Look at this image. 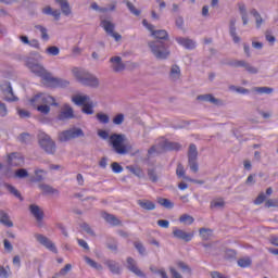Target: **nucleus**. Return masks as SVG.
Returning <instances> with one entry per match:
<instances>
[{
    "instance_id": "nucleus-1",
    "label": "nucleus",
    "mask_w": 278,
    "mask_h": 278,
    "mask_svg": "<svg viewBox=\"0 0 278 278\" xmlns=\"http://www.w3.org/2000/svg\"><path fill=\"white\" fill-rule=\"evenodd\" d=\"M27 67L30 70L33 74L40 77L42 79V84L48 87H66L70 85L66 80H61L59 78H54L51 74H49L46 68L39 63H35L33 61L27 62Z\"/></svg>"
},
{
    "instance_id": "nucleus-2",
    "label": "nucleus",
    "mask_w": 278,
    "mask_h": 278,
    "mask_svg": "<svg viewBox=\"0 0 278 278\" xmlns=\"http://www.w3.org/2000/svg\"><path fill=\"white\" fill-rule=\"evenodd\" d=\"M30 106L35 108L37 111H39L41 114L47 115L50 112V106H59V104L55 102V98L51 96H47L43 93H40L38 96H35L29 100Z\"/></svg>"
},
{
    "instance_id": "nucleus-3",
    "label": "nucleus",
    "mask_w": 278,
    "mask_h": 278,
    "mask_svg": "<svg viewBox=\"0 0 278 278\" xmlns=\"http://www.w3.org/2000/svg\"><path fill=\"white\" fill-rule=\"evenodd\" d=\"M73 75L75 76L77 81H79L84 86L98 87V85H99V81L96 78V76H93L92 74H89L88 72H86L83 68L74 67Z\"/></svg>"
},
{
    "instance_id": "nucleus-4",
    "label": "nucleus",
    "mask_w": 278,
    "mask_h": 278,
    "mask_svg": "<svg viewBox=\"0 0 278 278\" xmlns=\"http://www.w3.org/2000/svg\"><path fill=\"white\" fill-rule=\"evenodd\" d=\"M110 143L112 144L114 152L117 153L118 155L127 154L128 150H127V147L124 144L125 143L124 135L113 134L110 137Z\"/></svg>"
},
{
    "instance_id": "nucleus-5",
    "label": "nucleus",
    "mask_w": 278,
    "mask_h": 278,
    "mask_svg": "<svg viewBox=\"0 0 278 278\" xmlns=\"http://www.w3.org/2000/svg\"><path fill=\"white\" fill-rule=\"evenodd\" d=\"M149 47L154 56L159 60H165L169 56V51L163 41H151L149 42Z\"/></svg>"
},
{
    "instance_id": "nucleus-6",
    "label": "nucleus",
    "mask_w": 278,
    "mask_h": 278,
    "mask_svg": "<svg viewBox=\"0 0 278 278\" xmlns=\"http://www.w3.org/2000/svg\"><path fill=\"white\" fill-rule=\"evenodd\" d=\"M38 142L41 149L46 151L48 154L55 153L56 151L55 142L51 140V138L47 134L40 131L38 135Z\"/></svg>"
},
{
    "instance_id": "nucleus-7",
    "label": "nucleus",
    "mask_w": 278,
    "mask_h": 278,
    "mask_svg": "<svg viewBox=\"0 0 278 278\" xmlns=\"http://www.w3.org/2000/svg\"><path fill=\"white\" fill-rule=\"evenodd\" d=\"M181 146L178 142H169L165 141V143L160 146V150L154 146L148 150L149 155H153L154 153L161 154L168 151H179Z\"/></svg>"
},
{
    "instance_id": "nucleus-8",
    "label": "nucleus",
    "mask_w": 278,
    "mask_h": 278,
    "mask_svg": "<svg viewBox=\"0 0 278 278\" xmlns=\"http://www.w3.org/2000/svg\"><path fill=\"white\" fill-rule=\"evenodd\" d=\"M84 132L81 128H72L68 130H64L59 135V139L61 142H67L72 139L83 137Z\"/></svg>"
},
{
    "instance_id": "nucleus-9",
    "label": "nucleus",
    "mask_w": 278,
    "mask_h": 278,
    "mask_svg": "<svg viewBox=\"0 0 278 278\" xmlns=\"http://www.w3.org/2000/svg\"><path fill=\"white\" fill-rule=\"evenodd\" d=\"M0 89H1L4 101H9V102L18 101V98L13 94V89L10 83L4 81L3 84L0 85Z\"/></svg>"
},
{
    "instance_id": "nucleus-10",
    "label": "nucleus",
    "mask_w": 278,
    "mask_h": 278,
    "mask_svg": "<svg viewBox=\"0 0 278 278\" xmlns=\"http://www.w3.org/2000/svg\"><path fill=\"white\" fill-rule=\"evenodd\" d=\"M101 27L104 29V31L112 36L115 41H119L122 39V36L118 33H114L115 25L112 22L103 20L101 21Z\"/></svg>"
},
{
    "instance_id": "nucleus-11",
    "label": "nucleus",
    "mask_w": 278,
    "mask_h": 278,
    "mask_svg": "<svg viewBox=\"0 0 278 278\" xmlns=\"http://www.w3.org/2000/svg\"><path fill=\"white\" fill-rule=\"evenodd\" d=\"M142 24L146 26V28L150 33H152V36H154L156 39H160V40L167 39L168 35L166 30H154V26L150 24L147 20H143Z\"/></svg>"
},
{
    "instance_id": "nucleus-12",
    "label": "nucleus",
    "mask_w": 278,
    "mask_h": 278,
    "mask_svg": "<svg viewBox=\"0 0 278 278\" xmlns=\"http://www.w3.org/2000/svg\"><path fill=\"white\" fill-rule=\"evenodd\" d=\"M193 236V232L187 233L185 230L178 229L177 227L173 228V237L184 242H191Z\"/></svg>"
},
{
    "instance_id": "nucleus-13",
    "label": "nucleus",
    "mask_w": 278,
    "mask_h": 278,
    "mask_svg": "<svg viewBox=\"0 0 278 278\" xmlns=\"http://www.w3.org/2000/svg\"><path fill=\"white\" fill-rule=\"evenodd\" d=\"M36 239L37 241L42 244L43 247H46L50 252L52 253H58V249L55 247V244L53 242H51L49 240L48 237H46L45 235H36Z\"/></svg>"
},
{
    "instance_id": "nucleus-14",
    "label": "nucleus",
    "mask_w": 278,
    "mask_h": 278,
    "mask_svg": "<svg viewBox=\"0 0 278 278\" xmlns=\"http://www.w3.org/2000/svg\"><path fill=\"white\" fill-rule=\"evenodd\" d=\"M8 165L9 166H23L24 165V157L20 153H11L8 155Z\"/></svg>"
},
{
    "instance_id": "nucleus-15",
    "label": "nucleus",
    "mask_w": 278,
    "mask_h": 278,
    "mask_svg": "<svg viewBox=\"0 0 278 278\" xmlns=\"http://www.w3.org/2000/svg\"><path fill=\"white\" fill-rule=\"evenodd\" d=\"M74 118V111L72 106L68 104H64L61 109V113L59 115L60 121H67V119H73Z\"/></svg>"
},
{
    "instance_id": "nucleus-16",
    "label": "nucleus",
    "mask_w": 278,
    "mask_h": 278,
    "mask_svg": "<svg viewBox=\"0 0 278 278\" xmlns=\"http://www.w3.org/2000/svg\"><path fill=\"white\" fill-rule=\"evenodd\" d=\"M127 268L131 273L136 274L138 277H141V278L146 277V275L137 266V263H136V261L132 257H127Z\"/></svg>"
},
{
    "instance_id": "nucleus-17",
    "label": "nucleus",
    "mask_w": 278,
    "mask_h": 278,
    "mask_svg": "<svg viewBox=\"0 0 278 278\" xmlns=\"http://www.w3.org/2000/svg\"><path fill=\"white\" fill-rule=\"evenodd\" d=\"M110 62L113 64L112 68L116 73H119L126 68V65L122 63L121 56H113L111 58Z\"/></svg>"
},
{
    "instance_id": "nucleus-18",
    "label": "nucleus",
    "mask_w": 278,
    "mask_h": 278,
    "mask_svg": "<svg viewBox=\"0 0 278 278\" xmlns=\"http://www.w3.org/2000/svg\"><path fill=\"white\" fill-rule=\"evenodd\" d=\"M29 211H30V214L33 215V217L36 218V220H38V222L43 220V216H45L43 211L40 210L38 205L30 204Z\"/></svg>"
},
{
    "instance_id": "nucleus-19",
    "label": "nucleus",
    "mask_w": 278,
    "mask_h": 278,
    "mask_svg": "<svg viewBox=\"0 0 278 278\" xmlns=\"http://www.w3.org/2000/svg\"><path fill=\"white\" fill-rule=\"evenodd\" d=\"M72 101L78 106H85L91 102L89 96H80V94L74 96L72 98Z\"/></svg>"
},
{
    "instance_id": "nucleus-20",
    "label": "nucleus",
    "mask_w": 278,
    "mask_h": 278,
    "mask_svg": "<svg viewBox=\"0 0 278 278\" xmlns=\"http://www.w3.org/2000/svg\"><path fill=\"white\" fill-rule=\"evenodd\" d=\"M231 65L233 67H243L245 68V71L250 72L251 74H256L257 70L255 67H252L249 63L244 62V61H237L231 63Z\"/></svg>"
},
{
    "instance_id": "nucleus-21",
    "label": "nucleus",
    "mask_w": 278,
    "mask_h": 278,
    "mask_svg": "<svg viewBox=\"0 0 278 278\" xmlns=\"http://www.w3.org/2000/svg\"><path fill=\"white\" fill-rule=\"evenodd\" d=\"M102 218L112 226H119L122 222L113 214L102 213Z\"/></svg>"
},
{
    "instance_id": "nucleus-22",
    "label": "nucleus",
    "mask_w": 278,
    "mask_h": 278,
    "mask_svg": "<svg viewBox=\"0 0 278 278\" xmlns=\"http://www.w3.org/2000/svg\"><path fill=\"white\" fill-rule=\"evenodd\" d=\"M0 223L8 228L13 227V223L10 220L8 213L0 211Z\"/></svg>"
},
{
    "instance_id": "nucleus-23",
    "label": "nucleus",
    "mask_w": 278,
    "mask_h": 278,
    "mask_svg": "<svg viewBox=\"0 0 278 278\" xmlns=\"http://www.w3.org/2000/svg\"><path fill=\"white\" fill-rule=\"evenodd\" d=\"M177 42L186 49H193L194 47H197L194 41L186 38H177Z\"/></svg>"
},
{
    "instance_id": "nucleus-24",
    "label": "nucleus",
    "mask_w": 278,
    "mask_h": 278,
    "mask_svg": "<svg viewBox=\"0 0 278 278\" xmlns=\"http://www.w3.org/2000/svg\"><path fill=\"white\" fill-rule=\"evenodd\" d=\"M138 205L142 208V210H147V211H153L155 210V203L151 202V201H142L139 200L138 201Z\"/></svg>"
},
{
    "instance_id": "nucleus-25",
    "label": "nucleus",
    "mask_w": 278,
    "mask_h": 278,
    "mask_svg": "<svg viewBox=\"0 0 278 278\" xmlns=\"http://www.w3.org/2000/svg\"><path fill=\"white\" fill-rule=\"evenodd\" d=\"M236 20H231L230 21V36L232 37V41L235 43H239L240 42V38L236 33Z\"/></svg>"
},
{
    "instance_id": "nucleus-26",
    "label": "nucleus",
    "mask_w": 278,
    "mask_h": 278,
    "mask_svg": "<svg viewBox=\"0 0 278 278\" xmlns=\"http://www.w3.org/2000/svg\"><path fill=\"white\" fill-rule=\"evenodd\" d=\"M157 203L166 210H173L175 206L174 202H170L168 199L165 198H159Z\"/></svg>"
},
{
    "instance_id": "nucleus-27",
    "label": "nucleus",
    "mask_w": 278,
    "mask_h": 278,
    "mask_svg": "<svg viewBox=\"0 0 278 278\" xmlns=\"http://www.w3.org/2000/svg\"><path fill=\"white\" fill-rule=\"evenodd\" d=\"M188 156H189V162L198 160V148H197V146L190 144Z\"/></svg>"
},
{
    "instance_id": "nucleus-28",
    "label": "nucleus",
    "mask_w": 278,
    "mask_h": 278,
    "mask_svg": "<svg viewBox=\"0 0 278 278\" xmlns=\"http://www.w3.org/2000/svg\"><path fill=\"white\" fill-rule=\"evenodd\" d=\"M42 14L52 15L55 20L60 18L61 12L60 10L51 9L50 7H47L46 9H42Z\"/></svg>"
},
{
    "instance_id": "nucleus-29",
    "label": "nucleus",
    "mask_w": 278,
    "mask_h": 278,
    "mask_svg": "<svg viewBox=\"0 0 278 278\" xmlns=\"http://www.w3.org/2000/svg\"><path fill=\"white\" fill-rule=\"evenodd\" d=\"M56 3H60L63 14L65 15L71 14V8L67 0H56Z\"/></svg>"
},
{
    "instance_id": "nucleus-30",
    "label": "nucleus",
    "mask_w": 278,
    "mask_h": 278,
    "mask_svg": "<svg viewBox=\"0 0 278 278\" xmlns=\"http://www.w3.org/2000/svg\"><path fill=\"white\" fill-rule=\"evenodd\" d=\"M106 265L109 266V269L111 270V273H113V275H119L121 268L118 267L117 263H115L114 261H108Z\"/></svg>"
},
{
    "instance_id": "nucleus-31",
    "label": "nucleus",
    "mask_w": 278,
    "mask_h": 278,
    "mask_svg": "<svg viewBox=\"0 0 278 278\" xmlns=\"http://www.w3.org/2000/svg\"><path fill=\"white\" fill-rule=\"evenodd\" d=\"M251 14L255 18L256 27L260 28L262 26V24L264 23V20L262 18L261 14L258 13V11L256 9H252Z\"/></svg>"
},
{
    "instance_id": "nucleus-32",
    "label": "nucleus",
    "mask_w": 278,
    "mask_h": 278,
    "mask_svg": "<svg viewBox=\"0 0 278 278\" xmlns=\"http://www.w3.org/2000/svg\"><path fill=\"white\" fill-rule=\"evenodd\" d=\"M239 11H240V14H241V17H242L243 25H248L249 18H248L245 4H243V3L239 4Z\"/></svg>"
},
{
    "instance_id": "nucleus-33",
    "label": "nucleus",
    "mask_w": 278,
    "mask_h": 278,
    "mask_svg": "<svg viewBox=\"0 0 278 278\" xmlns=\"http://www.w3.org/2000/svg\"><path fill=\"white\" fill-rule=\"evenodd\" d=\"M213 230L207 228H201L200 229V236L202 237L203 241H208L212 237Z\"/></svg>"
},
{
    "instance_id": "nucleus-34",
    "label": "nucleus",
    "mask_w": 278,
    "mask_h": 278,
    "mask_svg": "<svg viewBox=\"0 0 278 278\" xmlns=\"http://www.w3.org/2000/svg\"><path fill=\"white\" fill-rule=\"evenodd\" d=\"M91 9H93V10H96V11H100V12H102V13H105V12H109V11H115V9H116V4L115 3H113L111 7H110V9H108V8H99L98 7V4L96 3V2H93V3H91Z\"/></svg>"
},
{
    "instance_id": "nucleus-35",
    "label": "nucleus",
    "mask_w": 278,
    "mask_h": 278,
    "mask_svg": "<svg viewBox=\"0 0 278 278\" xmlns=\"http://www.w3.org/2000/svg\"><path fill=\"white\" fill-rule=\"evenodd\" d=\"M252 264V261L249 256H245V257H241L239 258L238 261V265L241 267V268H248L250 267Z\"/></svg>"
},
{
    "instance_id": "nucleus-36",
    "label": "nucleus",
    "mask_w": 278,
    "mask_h": 278,
    "mask_svg": "<svg viewBox=\"0 0 278 278\" xmlns=\"http://www.w3.org/2000/svg\"><path fill=\"white\" fill-rule=\"evenodd\" d=\"M179 222L182 223V224H186V225H191L194 219L191 215L189 214H182L180 217H179Z\"/></svg>"
},
{
    "instance_id": "nucleus-37",
    "label": "nucleus",
    "mask_w": 278,
    "mask_h": 278,
    "mask_svg": "<svg viewBox=\"0 0 278 278\" xmlns=\"http://www.w3.org/2000/svg\"><path fill=\"white\" fill-rule=\"evenodd\" d=\"M85 261H86V263L90 266V267H92V268H94V269H97V270H102V265H99L97 262H94L92 258H90L89 256H85Z\"/></svg>"
},
{
    "instance_id": "nucleus-38",
    "label": "nucleus",
    "mask_w": 278,
    "mask_h": 278,
    "mask_svg": "<svg viewBox=\"0 0 278 278\" xmlns=\"http://www.w3.org/2000/svg\"><path fill=\"white\" fill-rule=\"evenodd\" d=\"M197 100L198 101H207V102H211V103H214V104L217 103V100L211 94L198 96Z\"/></svg>"
},
{
    "instance_id": "nucleus-39",
    "label": "nucleus",
    "mask_w": 278,
    "mask_h": 278,
    "mask_svg": "<svg viewBox=\"0 0 278 278\" xmlns=\"http://www.w3.org/2000/svg\"><path fill=\"white\" fill-rule=\"evenodd\" d=\"M225 206V201L223 199H217L211 202L210 207L214 208H223Z\"/></svg>"
},
{
    "instance_id": "nucleus-40",
    "label": "nucleus",
    "mask_w": 278,
    "mask_h": 278,
    "mask_svg": "<svg viewBox=\"0 0 278 278\" xmlns=\"http://www.w3.org/2000/svg\"><path fill=\"white\" fill-rule=\"evenodd\" d=\"M11 275H12V271L9 266L7 267L0 266V278H10Z\"/></svg>"
},
{
    "instance_id": "nucleus-41",
    "label": "nucleus",
    "mask_w": 278,
    "mask_h": 278,
    "mask_svg": "<svg viewBox=\"0 0 278 278\" xmlns=\"http://www.w3.org/2000/svg\"><path fill=\"white\" fill-rule=\"evenodd\" d=\"M39 188L43 194H54L56 192V190H54L48 185H40Z\"/></svg>"
},
{
    "instance_id": "nucleus-42",
    "label": "nucleus",
    "mask_w": 278,
    "mask_h": 278,
    "mask_svg": "<svg viewBox=\"0 0 278 278\" xmlns=\"http://www.w3.org/2000/svg\"><path fill=\"white\" fill-rule=\"evenodd\" d=\"M7 189L10 193H12L16 199H22L21 192L16 190L12 185H7Z\"/></svg>"
},
{
    "instance_id": "nucleus-43",
    "label": "nucleus",
    "mask_w": 278,
    "mask_h": 278,
    "mask_svg": "<svg viewBox=\"0 0 278 278\" xmlns=\"http://www.w3.org/2000/svg\"><path fill=\"white\" fill-rule=\"evenodd\" d=\"M36 28L40 31L41 39L45 41H48L49 40L48 30L43 26H40V25L36 26Z\"/></svg>"
},
{
    "instance_id": "nucleus-44",
    "label": "nucleus",
    "mask_w": 278,
    "mask_h": 278,
    "mask_svg": "<svg viewBox=\"0 0 278 278\" xmlns=\"http://www.w3.org/2000/svg\"><path fill=\"white\" fill-rule=\"evenodd\" d=\"M36 28L40 31L41 39L45 41H48L49 40L48 30L43 26H40V25L36 26Z\"/></svg>"
},
{
    "instance_id": "nucleus-45",
    "label": "nucleus",
    "mask_w": 278,
    "mask_h": 278,
    "mask_svg": "<svg viewBox=\"0 0 278 278\" xmlns=\"http://www.w3.org/2000/svg\"><path fill=\"white\" fill-rule=\"evenodd\" d=\"M266 199H267L266 193L261 192V193H258V195L254 200V204L255 205H261L266 201Z\"/></svg>"
},
{
    "instance_id": "nucleus-46",
    "label": "nucleus",
    "mask_w": 278,
    "mask_h": 278,
    "mask_svg": "<svg viewBox=\"0 0 278 278\" xmlns=\"http://www.w3.org/2000/svg\"><path fill=\"white\" fill-rule=\"evenodd\" d=\"M180 76V68L177 65L172 66L170 77L172 79H177Z\"/></svg>"
},
{
    "instance_id": "nucleus-47",
    "label": "nucleus",
    "mask_w": 278,
    "mask_h": 278,
    "mask_svg": "<svg viewBox=\"0 0 278 278\" xmlns=\"http://www.w3.org/2000/svg\"><path fill=\"white\" fill-rule=\"evenodd\" d=\"M83 112L88 114V115L93 114V103L89 102V103L83 105Z\"/></svg>"
},
{
    "instance_id": "nucleus-48",
    "label": "nucleus",
    "mask_w": 278,
    "mask_h": 278,
    "mask_svg": "<svg viewBox=\"0 0 278 278\" xmlns=\"http://www.w3.org/2000/svg\"><path fill=\"white\" fill-rule=\"evenodd\" d=\"M46 52H47L49 55L58 56L59 53H60V50H59L58 47L52 46V47H49Z\"/></svg>"
},
{
    "instance_id": "nucleus-49",
    "label": "nucleus",
    "mask_w": 278,
    "mask_h": 278,
    "mask_svg": "<svg viewBox=\"0 0 278 278\" xmlns=\"http://www.w3.org/2000/svg\"><path fill=\"white\" fill-rule=\"evenodd\" d=\"M126 7L128 10H130L131 14H135L136 16L140 15V10L136 9V7H134L131 2L127 1Z\"/></svg>"
},
{
    "instance_id": "nucleus-50",
    "label": "nucleus",
    "mask_w": 278,
    "mask_h": 278,
    "mask_svg": "<svg viewBox=\"0 0 278 278\" xmlns=\"http://www.w3.org/2000/svg\"><path fill=\"white\" fill-rule=\"evenodd\" d=\"M265 207H266V208H271V207L278 208V200L268 199V200L265 202Z\"/></svg>"
},
{
    "instance_id": "nucleus-51",
    "label": "nucleus",
    "mask_w": 278,
    "mask_h": 278,
    "mask_svg": "<svg viewBox=\"0 0 278 278\" xmlns=\"http://www.w3.org/2000/svg\"><path fill=\"white\" fill-rule=\"evenodd\" d=\"M97 118L101 124H108L110 122V118L106 114L98 113Z\"/></svg>"
},
{
    "instance_id": "nucleus-52",
    "label": "nucleus",
    "mask_w": 278,
    "mask_h": 278,
    "mask_svg": "<svg viewBox=\"0 0 278 278\" xmlns=\"http://www.w3.org/2000/svg\"><path fill=\"white\" fill-rule=\"evenodd\" d=\"M255 92L257 93H271L273 92V88H269V87H257L254 89Z\"/></svg>"
},
{
    "instance_id": "nucleus-53",
    "label": "nucleus",
    "mask_w": 278,
    "mask_h": 278,
    "mask_svg": "<svg viewBox=\"0 0 278 278\" xmlns=\"http://www.w3.org/2000/svg\"><path fill=\"white\" fill-rule=\"evenodd\" d=\"M111 167L114 174H121L123 172V167L117 162H113Z\"/></svg>"
},
{
    "instance_id": "nucleus-54",
    "label": "nucleus",
    "mask_w": 278,
    "mask_h": 278,
    "mask_svg": "<svg viewBox=\"0 0 278 278\" xmlns=\"http://www.w3.org/2000/svg\"><path fill=\"white\" fill-rule=\"evenodd\" d=\"M29 174L27 173L26 169H17L15 170V177L17 178H25V177H28Z\"/></svg>"
},
{
    "instance_id": "nucleus-55",
    "label": "nucleus",
    "mask_w": 278,
    "mask_h": 278,
    "mask_svg": "<svg viewBox=\"0 0 278 278\" xmlns=\"http://www.w3.org/2000/svg\"><path fill=\"white\" fill-rule=\"evenodd\" d=\"M20 142L26 143L31 140V136L29 134H22L18 137Z\"/></svg>"
},
{
    "instance_id": "nucleus-56",
    "label": "nucleus",
    "mask_w": 278,
    "mask_h": 278,
    "mask_svg": "<svg viewBox=\"0 0 278 278\" xmlns=\"http://www.w3.org/2000/svg\"><path fill=\"white\" fill-rule=\"evenodd\" d=\"M189 165H190V168L193 173L199 172V165H198L197 160L189 161Z\"/></svg>"
},
{
    "instance_id": "nucleus-57",
    "label": "nucleus",
    "mask_w": 278,
    "mask_h": 278,
    "mask_svg": "<svg viewBox=\"0 0 278 278\" xmlns=\"http://www.w3.org/2000/svg\"><path fill=\"white\" fill-rule=\"evenodd\" d=\"M35 175H36V181H41V180H43L45 170L36 169Z\"/></svg>"
},
{
    "instance_id": "nucleus-58",
    "label": "nucleus",
    "mask_w": 278,
    "mask_h": 278,
    "mask_svg": "<svg viewBox=\"0 0 278 278\" xmlns=\"http://www.w3.org/2000/svg\"><path fill=\"white\" fill-rule=\"evenodd\" d=\"M124 121H125V116H123V114H118L113 118V123L115 125H121Z\"/></svg>"
},
{
    "instance_id": "nucleus-59",
    "label": "nucleus",
    "mask_w": 278,
    "mask_h": 278,
    "mask_svg": "<svg viewBox=\"0 0 278 278\" xmlns=\"http://www.w3.org/2000/svg\"><path fill=\"white\" fill-rule=\"evenodd\" d=\"M148 177H149L150 180H152L153 182H156V181H157V176H156L154 169H149V170H148Z\"/></svg>"
},
{
    "instance_id": "nucleus-60",
    "label": "nucleus",
    "mask_w": 278,
    "mask_h": 278,
    "mask_svg": "<svg viewBox=\"0 0 278 278\" xmlns=\"http://www.w3.org/2000/svg\"><path fill=\"white\" fill-rule=\"evenodd\" d=\"M72 270V265L71 264H66L61 270H60V275L64 276L67 275V273H70Z\"/></svg>"
},
{
    "instance_id": "nucleus-61",
    "label": "nucleus",
    "mask_w": 278,
    "mask_h": 278,
    "mask_svg": "<svg viewBox=\"0 0 278 278\" xmlns=\"http://www.w3.org/2000/svg\"><path fill=\"white\" fill-rule=\"evenodd\" d=\"M130 172L136 176V177H143V172L141 168L136 167L131 168Z\"/></svg>"
},
{
    "instance_id": "nucleus-62",
    "label": "nucleus",
    "mask_w": 278,
    "mask_h": 278,
    "mask_svg": "<svg viewBox=\"0 0 278 278\" xmlns=\"http://www.w3.org/2000/svg\"><path fill=\"white\" fill-rule=\"evenodd\" d=\"M135 248L139 254H143L146 252L144 247L140 242H135Z\"/></svg>"
},
{
    "instance_id": "nucleus-63",
    "label": "nucleus",
    "mask_w": 278,
    "mask_h": 278,
    "mask_svg": "<svg viewBox=\"0 0 278 278\" xmlns=\"http://www.w3.org/2000/svg\"><path fill=\"white\" fill-rule=\"evenodd\" d=\"M185 174H186V170H185L184 165L178 164V167H177V176H178V177H185Z\"/></svg>"
},
{
    "instance_id": "nucleus-64",
    "label": "nucleus",
    "mask_w": 278,
    "mask_h": 278,
    "mask_svg": "<svg viewBox=\"0 0 278 278\" xmlns=\"http://www.w3.org/2000/svg\"><path fill=\"white\" fill-rule=\"evenodd\" d=\"M157 225H159L161 228H163V229H167L168 226H169V223H168V220H166V219H160V220H157Z\"/></svg>"
}]
</instances>
